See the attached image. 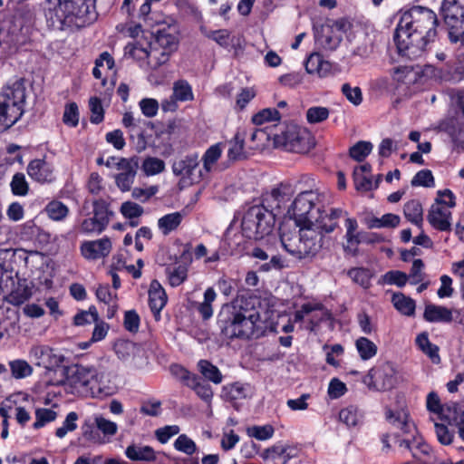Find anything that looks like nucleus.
I'll return each mask as SVG.
<instances>
[{"instance_id": "obj_23", "label": "nucleus", "mask_w": 464, "mask_h": 464, "mask_svg": "<svg viewBox=\"0 0 464 464\" xmlns=\"http://www.w3.org/2000/svg\"><path fill=\"white\" fill-rule=\"evenodd\" d=\"M28 175L37 182H52L54 179L53 166L45 159H35L27 166Z\"/></svg>"}, {"instance_id": "obj_40", "label": "nucleus", "mask_w": 464, "mask_h": 464, "mask_svg": "<svg viewBox=\"0 0 464 464\" xmlns=\"http://www.w3.org/2000/svg\"><path fill=\"white\" fill-rule=\"evenodd\" d=\"M200 373L208 380L218 384L222 382V374L218 368L207 360H200L198 362Z\"/></svg>"}, {"instance_id": "obj_18", "label": "nucleus", "mask_w": 464, "mask_h": 464, "mask_svg": "<svg viewBox=\"0 0 464 464\" xmlns=\"http://www.w3.org/2000/svg\"><path fill=\"white\" fill-rule=\"evenodd\" d=\"M96 376V368L75 365L68 371L66 382L75 388H84L91 391L92 380Z\"/></svg>"}, {"instance_id": "obj_61", "label": "nucleus", "mask_w": 464, "mask_h": 464, "mask_svg": "<svg viewBox=\"0 0 464 464\" xmlns=\"http://www.w3.org/2000/svg\"><path fill=\"white\" fill-rule=\"evenodd\" d=\"M121 213L124 218L132 219L143 214V208L132 201H125L121 206Z\"/></svg>"}, {"instance_id": "obj_55", "label": "nucleus", "mask_w": 464, "mask_h": 464, "mask_svg": "<svg viewBox=\"0 0 464 464\" xmlns=\"http://www.w3.org/2000/svg\"><path fill=\"white\" fill-rule=\"evenodd\" d=\"M12 192L16 196H25L29 186L23 173H15L11 181Z\"/></svg>"}, {"instance_id": "obj_56", "label": "nucleus", "mask_w": 464, "mask_h": 464, "mask_svg": "<svg viewBox=\"0 0 464 464\" xmlns=\"http://www.w3.org/2000/svg\"><path fill=\"white\" fill-rule=\"evenodd\" d=\"M78 415L74 411H71L67 414L65 420L63 423V426L58 428L55 431V435L62 439L65 437V435L70 432L73 431L77 428V421Z\"/></svg>"}, {"instance_id": "obj_21", "label": "nucleus", "mask_w": 464, "mask_h": 464, "mask_svg": "<svg viewBox=\"0 0 464 464\" xmlns=\"http://www.w3.org/2000/svg\"><path fill=\"white\" fill-rule=\"evenodd\" d=\"M92 381L91 391L88 392L92 397H108L115 392L111 372L102 368L96 369V376Z\"/></svg>"}, {"instance_id": "obj_7", "label": "nucleus", "mask_w": 464, "mask_h": 464, "mask_svg": "<svg viewBox=\"0 0 464 464\" xmlns=\"http://www.w3.org/2000/svg\"><path fill=\"white\" fill-rule=\"evenodd\" d=\"M276 218L272 210L264 204L250 207L242 218L241 228L243 235L254 240H260L270 235L275 226Z\"/></svg>"}, {"instance_id": "obj_5", "label": "nucleus", "mask_w": 464, "mask_h": 464, "mask_svg": "<svg viewBox=\"0 0 464 464\" xmlns=\"http://www.w3.org/2000/svg\"><path fill=\"white\" fill-rule=\"evenodd\" d=\"M297 236L289 237L287 235L281 236V242L284 248L297 259H311L317 255L323 246L324 236L312 225L299 226Z\"/></svg>"}, {"instance_id": "obj_48", "label": "nucleus", "mask_w": 464, "mask_h": 464, "mask_svg": "<svg viewBox=\"0 0 464 464\" xmlns=\"http://www.w3.org/2000/svg\"><path fill=\"white\" fill-rule=\"evenodd\" d=\"M348 276L363 288H368L371 285L372 273L369 269L362 267L352 268L348 271Z\"/></svg>"}, {"instance_id": "obj_14", "label": "nucleus", "mask_w": 464, "mask_h": 464, "mask_svg": "<svg viewBox=\"0 0 464 464\" xmlns=\"http://www.w3.org/2000/svg\"><path fill=\"white\" fill-rule=\"evenodd\" d=\"M139 168L137 157L130 159L121 158L116 163V169L120 173L115 175V183L122 192L130 191Z\"/></svg>"}, {"instance_id": "obj_39", "label": "nucleus", "mask_w": 464, "mask_h": 464, "mask_svg": "<svg viewBox=\"0 0 464 464\" xmlns=\"http://www.w3.org/2000/svg\"><path fill=\"white\" fill-rule=\"evenodd\" d=\"M401 221L400 216L392 213H388L381 218H373L368 221L369 228H382V227H396Z\"/></svg>"}, {"instance_id": "obj_28", "label": "nucleus", "mask_w": 464, "mask_h": 464, "mask_svg": "<svg viewBox=\"0 0 464 464\" xmlns=\"http://www.w3.org/2000/svg\"><path fill=\"white\" fill-rule=\"evenodd\" d=\"M198 166L197 154L188 155L173 162L172 171L176 176L191 179L194 171Z\"/></svg>"}, {"instance_id": "obj_34", "label": "nucleus", "mask_w": 464, "mask_h": 464, "mask_svg": "<svg viewBox=\"0 0 464 464\" xmlns=\"http://www.w3.org/2000/svg\"><path fill=\"white\" fill-rule=\"evenodd\" d=\"M394 307L403 315L412 316L415 314L416 304L413 299L402 293H395L392 297Z\"/></svg>"}, {"instance_id": "obj_63", "label": "nucleus", "mask_w": 464, "mask_h": 464, "mask_svg": "<svg viewBox=\"0 0 464 464\" xmlns=\"http://www.w3.org/2000/svg\"><path fill=\"white\" fill-rule=\"evenodd\" d=\"M346 243L343 245V250L346 254L353 256L358 255V246L362 240V234H345Z\"/></svg>"}, {"instance_id": "obj_64", "label": "nucleus", "mask_w": 464, "mask_h": 464, "mask_svg": "<svg viewBox=\"0 0 464 464\" xmlns=\"http://www.w3.org/2000/svg\"><path fill=\"white\" fill-rule=\"evenodd\" d=\"M329 116V111L325 107H311L306 111V119L309 123H319Z\"/></svg>"}, {"instance_id": "obj_9", "label": "nucleus", "mask_w": 464, "mask_h": 464, "mask_svg": "<svg viewBox=\"0 0 464 464\" xmlns=\"http://www.w3.org/2000/svg\"><path fill=\"white\" fill-rule=\"evenodd\" d=\"M324 197L318 189H309L300 192L293 201L289 213L298 226L314 222V217L320 210V204Z\"/></svg>"}, {"instance_id": "obj_10", "label": "nucleus", "mask_w": 464, "mask_h": 464, "mask_svg": "<svg viewBox=\"0 0 464 464\" xmlns=\"http://www.w3.org/2000/svg\"><path fill=\"white\" fill-rule=\"evenodd\" d=\"M440 14L451 43L460 42L464 47V0H443Z\"/></svg>"}, {"instance_id": "obj_44", "label": "nucleus", "mask_w": 464, "mask_h": 464, "mask_svg": "<svg viewBox=\"0 0 464 464\" xmlns=\"http://www.w3.org/2000/svg\"><path fill=\"white\" fill-rule=\"evenodd\" d=\"M32 295L31 289L24 285H18L7 296L6 301L14 305H20Z\"/></svg>"}, {"instance_id": "obj_2", "label": "nucleus", "mask_w": 464, "mask_h": 464, "mask_svg": "<svg viewBox=\"0 0 464 464\" xmlns=\"http://www.w3.org/2000/svg\"><path fill=\"white\" fill-rule=\"evenodd\" d=\"M259 321V312L252 300L241 297L223 307L218 314V325L223 336L249 339L255 334Z\"/></svg>"}, {"instance_id": "obj_36", "label": "nucleus", "mask_w": 464, "mask_h": 464, "mask_svg": "<svg viewBox=\"0 0 464 464\" xmlns=\"http://www.w3.org/2000/svg\"><path fill=\"white\" fill-rule=\"evenodd\" d=\"M182 215L179 212L167 214L158 220V227L163 235H169L177 229L182 221Z\"/></svg>"}, {"instance_id": "obj_32", "label": "nucleus", "mask_w": 464, "mask_h": 464, "mask_svg": "<svg viewBox=\"0 0 464 464\" xmlns=\"http://www.w3.org/2000/svg\"><path fill=\"white\" fill-rule=\"evenodd\" d=\"M125 454L133 461H152L156 459L155 450L148 445L133 443L126 448Z\"/></svg>"}, {"instance_id": "obj_3", "label": "nucleus", "mask_w": 464, "mask_h": 464, "mask_svg": "<svg viewBox=\"0 0 464 464\" xmlns=\"http://www.w3.org/2000/svg\"><path fill=\"white\" fill-rule=\"evenodd\" d=\"M92 0H46L44 16L49 27H83L95 19Z\"/></svg>"}, {"instance_id": "obj_24", "label": "nucleus", "mask_w": 464, "mask_h": 464, "mask_svg": "<svg viewBox=\"0 0 464 464\" xmlns=\"http://www.w3.org/2000/svg\"><path fill=\"white\" fill-rule=\"evenodd\" d=\"M251 256L261 261L269 259L268 262L262 264L259 266V271L269 272L272 270H281L285 267V261L279 255L273 253L271 248L264 249L262 247H254L251 251Z\"/></svg>"}, {"instance_id": "obj_53", "label": "nucleus", "mask_w": 464, "mask_h": 464, "mask_svg": "<svg viewBox=\"0 0 464 464\" xmlns=\"http://www.w3.org/2000/svg\"><path fill=\"white\" fill-rule=\"evenodd\" d=\"M280 113L276 109L267 108L260 111L252 117V121L256 125H262L265 122L278 121Z\"/></svg>"}, {"instance_id": "obj_33", "label": "nucleus", "mask_w": 464, "mask_h": 464, "mask_svg": "<svg viewBox=\"0 0 464 464\" xmlns=\"http://www.w3.org/2000/svg\"><path fill=\"white\" fill-rule=\"evenodd\" d=\"M227 144V158L229 161L234 162L246 158V153L244 150L245 140L240 133L237 132Z\"/></svg>"}, {"instance_id": "obj_27", "label": "nucleus", "mask_w": 464, "mask_h": 464, "mask_svg": "<svg viewBox=\"0 0 464 464\" xmlns=\"http://www.w3.org/2000/svg\"><path fill=\"white\" fill-rule=\"evenodd\" d=\"M353 54L361 59H368L373 53V41L365 32H358L353 40Z\"/></svg>"}, {"instance_id": "obj_59", "label": "nucleus", "mask_w": 464, "mask_h": 464, "mask_svg": "<svg viewBox=\"0 0 464 464\" xmlns=\"http://www.w3.org/2000/svg\"><path fill=\"white\" fill-rule=\"evenodd\" d=\"M342 92L346 99L353 105H359L362 102V93L360 87H352L349 83H343Z\"/></svg>"}, {"instance_id": "obj_41", "label": "nucleus", "mask_w": 464, "mask_h": 464, "mask_svg": "<svg viewBox=\"0 0 464 464\" xmlns=\"http://www.w3.org/2000/svg\"><path fill=\"white\" fill-rule=\"evenodd\" d=\"M372 142L360 140L350 148L349 155L353 160L362 162L372 152Z\"/></svg>"}, {"instance_id": "obj_19", "label": "nucleus", "mask_w": 464, "mask_h": 464, "mask_svg": "<svg viewBox=\"0 0 464 464\" xmlns=\"http://www.w3.org/2000/svg\"><path fill=\"white\" fill-rule=\"evenodd\" d=\"M31 355L35 359L38 366H43L48 371L59 369L63 362V356L48 346L32 348Z\"/></svg>"}, {"instance_id": "obj_62", "label": "nucleus", "mask_w": 464, "mask_h": 464, "mask_svg": "<svg viewBox=\"0 0 464 464\" xmlns=\"http://www.w3.org/2000/svg\"><path fill=\"white\" fill-rule=\"evenodd\" d=\"M63 121L64 124L76 127L79 122L78 106L75 102H71L65 106Z\"/></svg>"}, {"instance_id": "obj_38", "label": "nucleus", "mask_w": 464, "mask_h": 464, "mask_svg": "<svg viewBox=\"0 0 464 464\" xmlns=\"http://www.w3.org/2000/svg\"><path fill=\"white\" fill-rule=\"evenodd\" d=\"M355 347L362 360L367 361L377 353V345L366 337H360L355 342Z\"/></svg>"}, {"instance_id": "obj_17", "label": "nucleus", "mask_w": 464, "mask_h": 464, "mask_svg": "<svg viewBox=\"0 0 464 464\" xmlns=\"http://www.w3.org/2000/svg\"><path fill=\"white\" fill-rule=\"evenodd\" d=\"M444 130L452 137L454 141H464V94L458 98V108L453 116L444 122Z\"/></svg>"}, {"instance_id": "obj_29", "label": "nucleus", "mask_w": 464, "mask_h": 464, "mask_svg": "<svg viewBox=\"0 0 464 464\" xmlns=\"http://www.w3.org/2000/svg\"><path fill=\"white\" fill-rule=\"evenodd\" d=\"M304 65L308 73L317 74L319 77L327 76L332 70V64L328 61L324 60L323 56L318 53H311Z\"/></svg>"}, {"instance_id": "obj_6", "label": "nucleus", "mask_w": 464, "mask_h": 464, "mask_svg": "<svg viewBox=\"0 0 464 464\" xmlns=\"http://www.w3.org/2000/svg\"><path fill=\"white\" fill-rule=\"evenodd\" d=\"M179 27L176 23L160 28L155 34L154 42L149 44L148 65L158 69L165 64L179 46Z\"/></svg>"}, {"instance_id": "obj_12", "label": "nucleus", "mask_w": 464, "mask_h": 464, "mask_svg": "<svg viewBox=\"0 0 464 464\" xmlns=\"http://www.w3.org/2000/svg\"><path fill=\"white\" fill-rule=\"evenodd\" d=\"M274 142L276 147L295 153H305L311 148L309 134L293 124L275 134Z\"/></svg>"}, {"instance_id": "obj_57", "label": "nucleus", "mask_w": 464, "mask_h": 464, "mask_svg": "<svg viewBox=\"0 0 464 464\" xmlns=\"http://www.w3.org/2000/svg\"><path fill=\"white\" fill-rule=\"evenodd\" d=\"M137 350L136 344L130 341H121L115 344V352L118 357L122 360L134 356Z\"/></svg>"}, {"instance_id": "obj_13", "label": "nucleus", "mask_w": 464, "mask_h": 464, "mask_svg": "<svg viewBox=\"0 0 464 464\" xmlns=\"http://www.w3.org/2000/svg\"><path fill=\"white\" fill-rule=\"evenodd\" d=\"M396 370L392 362H384L372 367L362 382L369 390L374 392H385L392 390L396 384Z\"/></svg>"}, {"instance_id": "obj_37", "label": "nucleus", "mask_w": 464, "mask_h": 464, "mask_svg": "<svg viewBox=\"0 0 464 464\" xmlns=\"http://www.w3.org/2000/svg\"><path fill=\"white\" fill-rule=\"evenodd\" d=\"M405 218L411 223L420 226L422 223V206L419 200L412 199L408 201L403 208Z\"/></svg>"}, {"instance_id": "obj_4", "label": "nucleus", "mask_w": 464, "mask_h": 464, "mask_svg": "<svg viewBox=\"0 0 464 464\" xmlns=\"http://www.w3.org/2000/svg\"><path fill=\"white\" fill-rule=\"evenodd\" d=\"M26 99L24 79L6 85L0 92V132L15 124L23 116Z\"/></svg>"}, {"instance_id": "obj_50", "label": "nucleus", "mask_w": 464, "mask_h": 464, "mask_svg": "<svg viewBox=\"0 0 464 464\" xmlns=\"http://www.w3.org/2000/svg\"><path fill=\"white\" fill-rule=\"evenodd\" d=\"M13 377L15 379L25 378L32 374L33 368L24 360H14L9 362Z\"/></svg>"}, {"instance_id": "obj_60", "label": "nucleus", "mask_w": 464, "mask_h": 464, "mask_svg": "<svg viewBox=\"0 0 464 464\" xmlns=\"http://www.w3.org/2000/svg\"><path fill=\"white\" fill-rule=\"evenodd\" d=\"M56 416V412L51 409H38L35 411L36 420L33 426L34 429L42 428L47 422L54 420Z\"/></svg>"}, {"instance_id": "obj_16", "label": "nucleus", "mask_w": 464, "mask_h": 464, "mask_svg": "<svg viewBox=\"0 0 464 464\" xmlns=\"http://www.w3.org/2000/svg\"><path fill=\"white\" fill-rule=\"evenodd\" d=\"M295 190L291 183L282 182L274 188L269 193L263 196V204H266V208L269 210L279 209L287 203Z\"/></svg>"}, {"instance_id": "obj_8", "label": "nucleus", "mask_w": 464, "mask_h": 464, "mask_svg": "<svg viewBox=\"0 0 464 464\" xmlns=\"http://www.w3.org/2000/svg\"><path fill=\"white\" fill-rule=\"evenodd\" d=\"M387 419L396 428L401 430L405 435L403 439L399 440V446L409 450L412 457L420 459L422 455H429L430 448L428 444L421 441L420 438H416L415 424L409 420L408 413L404 411L393 412L389 410L386 412Z\"/></svg>"}, {"instance_id": "obj_52", "label": "nucleus", "mask_w": 464, "mask_h": 464, "mask_svg": "<svg viewBox=\"0 0 464 464\" xmlns=\"http://www.w3.org/2000/svg\"><path fill=\"white\" fill-rule=\"evenodd\" d=\"M109 216L110 212L105 201L96 200L93 202V218L96 221H99L100 225H102L104 228L109 224Z\"/></svg>"}, {"instance_id": "obj_22", "label": "nucleus", "mask_w": 464, "mask_h": 464, "mask_svg": "<svg viewBox=\"0 0 464 464\" xmlns=\"http://www.w3.org/2000/svg\"><path fill=\"white\" fill-rule=\"evenodd\" d=\"M343 216H347V212L341 208H331L329 213L320 209L310 225L322 234L331 233L338 226L337 219Z\"/></svg>"}, {"instance_id": "obj_42", "label": "nucleus", "mask_w": 464, "mask_h": 464, "mask_svg": "<svg viewBox=\"0 0 464 464\" xmlns=\"http://www.w3.org/2000/svg\"><path fill=\"white\" fill-rule=\"evenodd\" d=\"M362 415L355 406H349L340 411L339 419L348 427H355L362 420Z\"/></svg>"}, {"instance_id": "obj_1", "label": "nucleus", "mask_w": 464, "mask_h": 464, "mask_svg": "<svg viewBox=\"0 0 464 464\" xmlns=\"http://www.w3.org/2000/svg\"><path fill=\"white\" fill-rule=\"evenodd\" d=\"M438 25L437 14L430 8L417 5L401 13L393 35L399 54L410 60L423 57L437 37Z\"/></svg>"}, {"instance_id": "obj_51", "label": "nucleus", "mask_w": 464, "mask_h": 464, "mask_svg": "<svg viewBox=\"0 0 464 464\" xmlns=\"http://www.w3.org/2000/svg\"><path fill=\"white\" fill-rule=\"evenodd\" d=\"M45 211L53 220H62L68 215V208L60 201H51L45 208Z\"/></svg>"}, {"instance_id": "obj_45", "label": "nucleus", "mask_w": 464, "mask_h": 464, "mask_svg": "<svg viewBox=\"0 0 464 464\" xmlns=\"http://www.w3.org/2000/svg\"><path fill=\"white\" fill-rule=\"evenodd\" d=\"M172 95L179 102L192 101L194 98L191 86L184 80H179L174 82Z\"/></svg>"}, {"instance_id": "obj_15", "label": "nucleus", "mask_w": 464, "mask_h": 464, "mask_svg": "<svg viewBox=\"0 0 464 464\" xmlns=\"http://www.w3.org/2000/svg\"><path fill=\"white\" fill-rule=\"evenodd\" d=\"M346 25L347 23L344 20H338L332 24L323 26L322 34L318 37L320 44L326 50H335L343 40Z\"/></svg>"}, {"instance_id": "obj_43", "label": "nucleus", "mask_w": 464, "mask_h": 464, "mask_svg": "<svg viewBox=\"0 0 464 464\" xmlns=\"http://www.w3.org/2000/svg\"><path fill=\"white\" fill-rule=\"evenodd\" d=\"M188 386L193 389L197 395L206 401H210L213 396L210 385L201 381V379L197 375L190 379Z\"/></svg>"}, {"instance_id": "obj_47", "label": "nucleus", "mask_w": 464, "mask_h": 464, "mask_svg": "<svg viewBox=\"0 0 464 464\" xmlns=\"http://www.w3.org/2000/svg\"><path fill=\"white\" fill-rule=\"evenodd\" d=\"M141 169L147 176L157 175L165 169V163L159 158L148 157L143 160Z\"/></svg>"}, {"instance_id": "obj_25", "label": "nucleus", "mask_w": 464, "mask_h": 464, "mask_svg": "<svg viewBox=\"0 0 464 464\" xmlns=\"http://www.w3.org/2000/svg\"><path fill=\"white\" fill-rule=\"evenodd\" d=\"M297 456V450L289 446L275 445L265 450L261 457L264 460L273 464H286L291 459Z\"/></svg>"}, {"instance_id": "obj_26", "label": "nucleus", "mask_w": 464, "mask_h": 464, "mask_svg": "<svg viewBox=\"0 0 464 464\" xmlns=\"http://www.w3.org/2000/svg\"><path fill=\"white\" fill-rule=\"evenodd\" d=\"M167 295L160 284L154 280L149 290V304L157 321L160 318V311L167 304Z\"/></svg>"}, {"instance_id": "obj_58", "label": "nucleus", "mask_w": 464, "mask_h": 464, "mask_svg": "<svg viewBox=\"0 0 464 464\" xmlns=\"http://www.w3.org/2000/svg\"><path fill=\"white\" fill-rule=\"evenodd\" d=\"M89 107L92 112L91 122L94 124L101 123L104 118V111L101 100L97 97H92L89 100Z\"/></svg>"}, {"instance_id": "obj_20", "label": "nucleus", "mask_w": 464, "mask_h": 464, "mask_svg": "<svg viewBox=\"0 0 464 464\" xmlns=\"http://www.w3.org/2000/svg\"><path fill=\"white\" fill-rule=\"evenodd\" d=\"M111 242L109 237L84 241L81 244V253L85 259L97 260L103 258L111 251Z\"/></svg>"}, {"instance_id": "obj_46", "label": "nucleus", "mask_w": 464, "mask_h": 464, "mask_svg": "<svg viewBox=\"0 0 464 464\" xmlns=\"http://www.w3.org/2000/svg\"><path fill=\"white\" fill-rule=\"evenodd\" d=\"M223 150L222 143H217L210 146L203 156V167L207 171H210L213 165L220 158Z\"/></svg>"}, {"instance_id": "obj_35", "label": "nucleus", "mask_w": 464, "mask_h": 464, "mask_svg": "<svg viewBox=\"0 0 464 464\" xmlns=\"http://www.w3.org/2000/svg\"><path fill=\"white\" fill-rule=\"evenodd\" d=\"M166 275L171 286L180 285L188 276V266L186 265H174L166 268Z\"/></svg>"}, {"instance_id": "obj_31", "label": "nucleus", "mask_w": 464, "mask_h": 464, "mask_svg": "<svg viewBox=\"0 0 464 464\" xmlns=\"http://www.w3.org/2000/svg\"><path fill=\"white\" fill-rule=\"evenodd\" d=\"M420 72L419 66H400L393 69L392 76L397 82L411 85L420 78Z\"/></svg>"}, {"instance_id": "obj_30", "label": "nucleus", "mask_w": 464, "mask_h": 464, "mask_svg": "<svg viewBox=\"0 0 464 464\" xmlns=\"http://www.w3.org/2000/svg\"><path fill=\"white\" fill-rule=\"evenodd\" d=\"M423 317L430 323H450L453 320L450 309L431 304L425 306Z\"/></svg>"}, {"instance_id": "obj_54", "label": "nucleus", "mask_w": 464, "mask_h": 464, "mask_svg": "<svg viewBox=\"0 0 464 464\" xmlns=\"http://www.w3.org/2000/svg\"><path fill=\"white\" fill-rule=\"evenodd\" d=\"M412 187H426L430 188L434 186V178L430 170L422 169L415 174L411 181Z\"/></svg>"}, {"instance_id": "obj_11", "label": "nucleus", "mask_w": 464, "mask_h": 464, "mask_svg": "<svg viewBox=\"0 0 464 464\" xmlns=\"http://www.w3.org/2000/svg\"><path fill=\"white\" fill-rule=\"evenodd\" d=\"M438 194L440 197L449 198V201L447 202L441 198H436L428 212L427 220L433 228L439 231L448 232L451 230L452 215L450 208L456 205L455 196L450 189L439 191Z\"/></svg>"}, {"instance_id": "obj_49", "label": "nucleus", "mask_w": 464, "mask_h": 464, "mask_svg": "<svg viewBox=\"0 0 464 464\" xmlns=\"http://www.w3.org/2000/svg\"><path fill=\"white\" fill-rule=\"evenodd\" d=\"M174 448L176 450L188 456L194 454L198 450L194 440L188 437L186 434H181L176 439L174 442Z\"/></svg>"}]
</instances>
